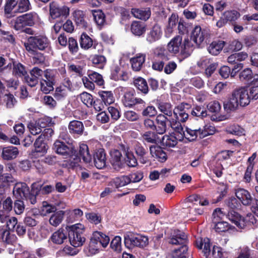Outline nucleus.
<instances>
[{
	"instance_id": "f257e3e1",
	"label": "nucleus",
	"mask_w": 258,
	"mask_h": 258,
	"mask_svg": "<svg viewBox=\"0 0 258 258\" xmlns=\"http://www.w3.org/2000/svg\"><path fill=\"white\" fill-rule=\"evenodd\" d=\"M191 105L187 103H181L173 110L172 116L169 118V125L175 132L183 131L182 122H185L188 118V112Z\"/></svg>"
},
{
	"instance_id": "f03ea898",
	"label": "nucleus",
	"mask_w": 258,
	"mask_h": 258,
	"mask_svg": "<svg viewBox=\"0 0 258 258\" xmlns=\"http://www.w3.org/2000/svg\"><path fill=\"white\" fill-rule=\"evenodd\" d=\"M168 242L172 245H179L171 252L173 258H186L188 247L187 246V236L183 232L178 230H174L167 239Z\"/></svg>"
},
{
	"instance_id": "7ed1b4c3",
	"label": "nucleus",
	"mask_w": 258,
	"mask_h": 258,
	"mask_svg": "<svg viewBox=\"0 0 258 258\" xmlns=\"http://www.w3.org/2000/svg\"><path fill=\"white\" fill-rule=\"evenodd\" d=\"M167 49L171 54H176L179 53L183 58H186L191 53L192 45L188 38L184 39L182 42V37L176 35L168 42Z\"/></svg>"
},
{
	"instance_id": "20e7f679",
	"label": "nucleus",
	"mask_w": 258,
	"mask_h": 258,
	"mask_svg": "<svg viewBox=\"0 0 258 258\" xmlns=\"http://www.w3.org/2000/svg\"><path fill=\"white\" fill-rule=\"evenodd\" d=\"M226 205L232 210L228 212L227 217L239 229H244L248 224V220L242 217L234 210L238 209L240 204L235 198H231L226 201Z\"/></svg>"
},
{
	"instance_id": "39448f33",
	"label": "nucleus",
	"mask_w": 258,
	"mask_h": 258,
	"mask_svg": "<svg viewBox=\"0 0 258 258\" xmlns=\"http://www.w3.org/2000/svg\"><path fill=\"white\" fill-rule=\"evenodd\" d=\"M70 231L68 236L71 244L74 247L83 245L85 241V238L82 235L84 230V226L81 223H77L69 227Z\"/></svg>"
},
{
	"instance_id": "423d86ee",
	"label": "nucleus",
	"mask_w": 258,
	"mask_h": 258,
	"mask_svg": "<svg viewBox=\"0 0 258 258\" xmlns=\"http://www.w3.org/2000/svg\"><path fill=\"white\" fill-rule=\"evenodd\" d=\"M24 46L28 51L33 52L35 49L43 50L49 47L50 43L45 36H30L28 38L27 42L24 43Z\"/></svg>"
},
{
	"instance_id": "0eeeda50",
	"label": "nucleus",
	"mask_w": 258,
	"mask_h": 258,
	"mask_svg": "<svg viewBox=\"0 0 258 258\" xmlns=\"http://www.w3.org/2000/svg\"><path fill=\"white\" fill-rule=\"evenodd\" d=\"M124 243L126 247L129 249L135 247H144L148 244V238L129 232L124 235Z\"/></svg>"
},
{
	"instance_id": "6e6552de",
	"label": "nucleus",
	"mask_w": 258,
	"mask_h": 258,
	"mask_svg": "<svg viewBox=\"0 0 258 258\" xmlns=\"http://www.w3.org/2000/svg\"><path fill=\"white\" fill-rule=\"evenodd\" d=\"M176 136L174 133L165 135L163 136L161 140V144L166 148H173L177 144L178 141H181L185 135L183 131L180 132H175Z\"/></svg>"
},
{
	"instance_id": "1a4fd4ad",
	"label": "nucleus",
	"mask_w": 258,
	"mask_h": 258,
	"mask_svg": "<svg viewBox=\"0 0 258 258\" xmlns=\"http://www.w3.org/2000/svg\"><path fill=\"white\" fill-rule=\"evenodd\" d=\"M79 153L80 155L79 158H76L75 159L71 157L70 159V161L71 162L70 166L72 167H75L78 165L81 158L86 163H90L91 161V156L89 153L88 147L87 145L84 144L80 145Z\"/></svg>"
},
{
	"instance_id": "9d476101",
	"label": "nucleus",
	"mask_w": 258,
	"mask_h": 258,
	"mask_svg": "<svg viewBox=\"0 0 258 258\" xmlns=\"http://www.w3.org/2000/svg\"><path fill=\"white\" fill-rule=\"evenodd\" d=\"M135 90L130 89L124 94L122 100L123 105L125 107L129 108L132 107L136 105L140 104L143 106H145V102L141 98L136 97L135 96Z\"/></svg>"
},
{
	"instance_id": "9b49d317",
	"label": "nucleus",
	"mask_w": 258,
	"mask_h": 258,
	"mask_svg": "<svg viewBox=\"0 0 258 258\" xmlns=\"http://www.w3.org/2000/svg\"><path fill=\"white\" fill-rule=\"evenodd\" d=\"M169 118L162 114H158L155 119V131L156 134L163 135L165 133L169 125Z\"/></svg>"
},
{
	"instance_id": "f8f14e48",
	"label": "nucleus",
	"mask_w": 258,
	"mask_h": 258,
	"mask_svg": "<svg viewBox=\"0 0 258 258\" xmlns=\"http://www.w3.org/2000/svg\"><path fill=\"white\" fill-rule=\"evenodd\" d=\"M34 150H32L30 156L32 158H37L42 156L47 151V146L43 142V138L42 135L36 140L34 144Z\"/></svg>"
},
{
	"instance_id": "ddd939ff",
	"label": "nucleus",
	"mask_w": 258,
	"mask_h": 258,
	"mask_svg": "<svg viewBox=\"0 0 258 258\" xmlns=\"http://www.w3.org/2000/svg\"><path fill=\"white\" fill-rule=\"evenodd\" d=\"M93 161L98 169H103L106 165V157L105 150L102 148L96 149L93 154Z\"/></svg>"
},
{
	"instance_id": "4468645a",
	"label": "nucleus",
	"mask_w": 258,
	"mask_h": 258,
	"mask_svg": "<svg viewBox=\"0 0 258 258\" xmlns=\"http://www.w3.org/2000/svg\"><path fill=\"white\" fill-rule=\"evenodd\" d=\"M209 36L208 31L205 29H202L199 26H196L192 31L191 38L197 44L200 45Z\"/></svg>"
},
{
	"instance_id": "2eb2a0df",
	"label": "nucleus",
	"mask_w": 258,
	"mask_h": 258,
	"mask_svg": "<svg viewBox=\"0 0 258 258\" xmlns=\"http://www.w3.org/2000/svg\"><path fill=\"white\" fill-rule=\"evenodd\" d=\"M234 97L237 98L239 105L241 106H245L248 105L250 102L248 91L244 87H241L238 89H236L232 92Z\"/></svg>"
},
{
	"instance_id": "dca6fc26",
	"label": "nucleus",
	"mask_w": 258,
	"mask_h": 258,
	"mask_svg": "<svg viewBox=\"0 0 258 258\" xmlns=\"http://www.w3.org/2000/svg\"><path fill=\"white\" fill-rule=\"evenodd\" d=\"M69 9L67 7L60 8L54 2L49 4L50 15L52 19L57 18L60 16L67 17L69 14Z\"/></svg>"
},
{
	"instance_id": "f3484780",
	"label": "nucleus",
	"mask_w": 258,
	"mask_h": 258,
	"mask_svg": "<svg viewBox=\"0 0 258 258\" xmlns=\"http://www.w3.org/2000/svg\"><path fill=\"white\" fill-rule=\"evenodd\" d=\"M110 162L113 168L119 170L123 166L122 156L120 151L117 149H112L110 152Z\"/></svg>"
},
{
	"instance_id": "a211bd4d",
	"label": "nucleus",
	"mask_w": 258,
	"mask_h": 258,
	"mask_svg": "<svg viewBox=\"0 0 258 258\" xmlns=\"http://www.w3.org/2000/svg\"><path fill=\"white\" fill-rule=\"evenodd\" d=\"M29 188L26 183H17L13 188L14 196L17 199L27 198L29 195Z\"/></svg>"
},
{
	"instance_id": "6ab92c4d",
	"label": "nucleus",
	"mask_w": 258,
	"mask_h": 258,
	"mask_svg": "<svg viewBox=\"0 0 258 258\" xmlns=\"http://www.w3.org/2000/svg\"><path fill=\"white\" fill-rule=\"evenodd\" d=\"M68 237L67 231L62 228H60L52 234L50 240L53 244L60 245L67 240Z\"/></svg>"
},
{
	"instance_id": "aec40b11",
	"label": "nucleus",
	"mask_w": 258,
	"mask_h": 258,
	"mask_svg": "<svg viewBox=\"0 0 258 258\" xmlns=\"http://www.w3.org/2000/svg\"><path fill=\"white\" fill-rule=\"evenodd\" d=\"M162 35L161 27L158 25H154L147 33L146 40L149 43H154L159 40Z\"/></svg>"
},
{
	"instance_id": "412c9836",
	"label": "nucleus",
	"mask_w": 258,
	"mask_h": 258,
	"mask_svg": "<svg viewBox=\"0 0 258 258\" xmlns=\"http://www.w3.org/2000/svg\"><path fill=\"white\" fill-rule=\"evenodd\" d=\"M53 150L55 152L66 157L71 156L73 153V149L67 146L64 143L56 141L53 144Z\"/></svg>"
},
{
	"instance_id": "4be33fe9",
	"label": "nucleus",
	"mask_w": 258,
	"mask_h": 258,
	"mask_svg": "<svg viewBox=\"0 0 258 258\" xmlns=\"http://www.w3.org/2000/svg\"><path fill=\"white\" fill-rule=\"evenodd\" d=\"M237 198L244 206L250 205L253 200L249 192L244 188H238L235 191Z\"/></svg>"
},
{
	"instance_id": "5701e85b",
	"label": "nucleus",
	"mask_w": 258,
	"mask_h": 258,
	"mask_svg": "<svg viewBox=\"0 0 258 258\" xmlns=\"http://www.w3.org/2000/svg\"><path fill=\"white\" fill-rule=\"evenodd\" d=\"M196 246L200 249H203L202 251L204 255L208 258L211 255L210 242L209 239L207 238H198L195 242Z\"/></svg>"
},
{
	"instance_id": "b1692460",
	"label": "nucleus",
	"mask_w": 258,
	"mask_h": 258,
	"mask_svg": "<svg viewBox=\"0 0 258 258\" xmlns=\"http://www.w3.org/2000/svg\"><path fill=\"white\" fill-rule=\"evenodd\" d=\"M146 55L144 53H138L135 57L131 58L132 68L135 71L141 70L146 60Z\"/></svg>"
},
{
	"instance_id": "393cba45",
	"label": "nucleus",
	"mask_w": 258,
	"mask_h": 258,
	"mask_svg": "<svg viewBox=\"0 0 258 258\" xmlns=\"http://www.w3.org/2000/svg\"><path fill=\"white\" fill-rule=\"evenodd\" d=\"M184 137L190 141H194L198 138L203 139L201 127L191 126L190 128H187Z\"/></svg>"
},
{
	"instance_id": "a878e982",
	"label": "nucleus",
	"mask_w": 258,
	"mask_h": 258,
	"mask_svg": "<svg viewBox=\"0 0 258 258\" xmlns=\"http://www.w3.org/2000/svg\"><path fill=\"white\" fill-rule=\"evenodd\" d=\"M134 150L141 163L145 164L148 162L149 159L146 156L147 154V149L145 148L140 143H137L134 146Z\"/></svg>"
},
{
	"instance_id": "bb28decb",
	"label": "nucleus",
	"mask_w": 258,
	"mask_h": 258,
	"mask_svg": "<svg viewBox=\"0 0 258 258\" xmlns=\"http://www.w3.org/2000/svg\"><path fill=\"white\" fill-rule=\"evenodd\" d=\"M150 152L153 157L157 158L160 162H164L167 159L166 153L159 146H151L150 147Z\"/></svg>"
},
{
	"instance_id": "cd10ccee",
	"label": "nucleus",
	"mask_w": 258,
	"mask_h": 258,
	"mask_svg": "<svg viewBox=\"0 0 258 258\" xmlns=\"http://www.w3.org/2000/svg\"><path fill=\"white\" fill-rule=\"evenodd\" d=\"M44 118L39 119L35 122H31L28 125V127L31 134L33 135L39 134L42 132V128L45 127Z\"/></svg>"
},
{
	"instance_id": "c85d7f7f",
	"label": "nucleus",
	"mask_w": 258,
	"mask_h": 258,
	"mask_svg": "<svg viewBox=\"0 0 258 258\" xmlns=\"http://www.w3.org/2000/svg\"><path fill=\"white\" fill-rule=\"evenodd\" d=\"M131 13L135 18L145 21L151 16V11L149 8H133Z\"/></svg>"
},
{
	"instance_id": "c756f323",
	"label": "nucleus",
	"mask_w": 258,
	"mask_h": 258,
	"mask_svg": "<svg viewBox=\"0 0 258 258\" xmlns=\"http://www.w3.org/2000/svg\"><path fill=\"white\" fill-rule=\"evenodd\" d=\"M18 154L19 151L17 148L10 146L3 149L2 156L4 160H10L16 158Z\"/></svg>"
},
{
	"instance_id": "7c9ffc66",
	"label": "nucleus",
	"mask_w": 258,
	"mask_h": 258,
	"mask_svg": "<svg viewBox=\"0 0 258 258\" xmlns=\"http://www.w3.org/2000/svg\"><path fill=\"white\" fill-rule=\"evenodd\" d=\"M64 214L65 212L61 210L53 213L49 219L50 225L54 227L58 226L64 219Z\"/></svg>"
},
{
	"instance_id": "2f4dec72",
	"label": "nucleus",
	"mask_w": 258,
	"mask_h": 258,
	"mask_svg": "<svg viewBox=\"0 0 258 258\" xmlns=\"http://www.w3.org/2000/svg\"><path fill=\"white\" fill-rule=\"evenodd\" d=\"M15 240V236L5 227H0V242L12 244Z\"/></svg>"
},
{
	"instance_id": "473e14b6",
	"label": "nucleus",
	"mask_w": 258,
	"mask_h": 258,
	"mask_svg": "<svg viewBox=\"0 0 258 258\" xmlns=\"http://www.w3.org/2000/svg\"><path fill=\"white\" fill-rule=\"evenodd\" d=\"M121 149L123 151L125 155L126 159L125 162L130 167H135L137 165V160L134 155L133 153L130 151L128 147L124 146L123 145L121 146Z\"/></svg>"
},
{
	"instance_id": "72a5a7b5",
	"label": "nucleus",
	"mask_w": 258,
	"mask_h": 258,
	"mask_svg": "<svg viewBox=\"0 0 258 258\" xmlns=\"http://www.w3.org/2000/svg\"><path fill=\"white\" fill-rule=\"evenodd\" d=\"M73 16L74 20L78 26L82 28L87 27L88 24L85 20V15L82 11L75 10L73 13Z\"/></svg>"
},
{
	"instance_id": "f704fd0d",
	"label": "nucleus",
	"mask_w": 258,
	"mask_h": 258,
	"mask_svg": "<svg viewBox=\"0 0 258 258\" xmlns=\"http://www.w3.org/2000/svg\"><path fill=\"white\" fill-rule=\"evenodd\" d=\"M225 44V42L222 40L214 41L209 46L208 50L212 55H217L222 50Z\"/></svg>"
},
{
	"instance_id": "c9c22d12",
	"label": "nucleus",
	"mask_w": 258,
	"mask_h": 258,
	"mask_svg": "<svg viewBox=\"0 0 258 258\" xmlns=\"http://www.w3.org/2000/svg\"><path fill=\"white\" fill-rule=\"evenodd\" d=\"M146 25L142 22L134 21L131 26V30L133 34L136 36H141L146 31Z\"/></svg>"
},
{
	"instance_id": "e433bc0d",
	"label": "nucleus",
	"mask_w": 258,
	"mask_h": 258,
	"mask_svg": "<svg viewBox=\"0 0 258 258\" xmlns=\"http://www.w3.org/2000/svg\"><path fill=\"white\" fill-rule=\"evenodd\" d=\"M239 105V103H238L237 98L235 97H234L233 93L229 99L225 102L223 104L224 108L227 112H230L236 110Z\"/></svg>"
},
{
	"instance_id": "4c0bfd02",
	"label": "nucleus",
	"mask_w": 258,
	"mask_h": 258,
	"mask_svg": "<svg viewBox=\"0 0 258 258\" xmlns=\"http://www.w3.org/2000/svg\"><path fill=\"white\" fill-rule=\"evenodd\" d=\"M69 130L72 134L81 135L84 130V125L81 121L73 120L69 123Z\"/></svg>"
},
{
	"instance_id": "58836bf2",
	"label": "nucleus",
	"mask_w": 258,
	"mask_h": 258,
	"mask_svg": "<svg viewBox=\"0 0 258 258\" xmlns=\"http://www.w3.org/2000/svg\"><path fill=\"white\" fill-rule=\"evenodd\" d=\"M134 86L142 93L146 94L149 91L148 86L145 79L141 77L135 78L134 80Z\"/></svg>"
},
{
	"instance_id": "ea45409f",
	"label": "nucleus",
	"mask_w": 258,
	"mask_h": 258,
	"mask_svg": "<svg viewBox=\"0 0 258 258\" xmlns=\"http://www.w3.org/2000/svg\"><path fill=\"white\" fill-rule=\"evenodd\" d=\"M17 101L13 94L8 93L3 97V104L7 108H13L17 104Z\"/></svg>"
},
{
	"instance_id": "a19ab883",
	"label": "nucleus",
	"mask_w": 258,
	"mask_h": 258,
	"mask_svg": "<svg viewBox=\"0 0 258 258\" xmlns=\"http://www.w3.org/2000/svg\"><path fill=\"white\" fill-rule=\"evenodd\" d=\"M158 108L163 113L162 114L170 118L172 114V106L170 103L160 102L158 104Z\"/></svg>"
},
{
	"instance_id": "79ce46f5",
	"label": "nucleus",
	"mask_w": 258,
	"mask_h": 258,
	"mask_svg": "<svg viewBox=\"0 0 258 258\" xmlns=\"http://www.w3.org/2000/svg\"><path fill=\"white\" fill-rule=\"evenodd\" d=\"M9 23L11 27L17 31L22 30L26 26L22 15L11 20Z\"/></svg>"
},
{
	"instance_id": "37998d69",
	"label": "nucleus",
	"mask_w": 258,
	"mask_h": 258,
	"mask_svg": "<svg viewBox=\"0 0 258 258\" xmlns=\"http://www.w3.org/2000/svg\"><path fill=\"white\" fill-rule=\"evenodd\" d=\"M239 79L244 84L251 83L252 79V72L250 69L246 68L239 74Z\"/></svg>"
},
{
	"instance_id": "c03bdc74",
	"label": "nucleus",
	"mask_w": 258,
	"mask_h": 258,
	"mask_svg": "<svg viewBox=\"0 0 258 258\" xmlns=\"http://www.w3.org/2000/svg\"><path fill=\"white\" fill-rule=\"evenodd\" d=\"M13 74L16 77H21L27 74L25 67L21 63H13Z\"/></svg>"
},
{
	"instance_id": "a18cd8bd",
	"label": "nucleus",
	"mask_w": 258,
	"mask_h": 258,
	"mask_svg": "<svg viewBox=\"0 0 258 258\" xmlns=\"http://www.w3.org/2000/svg\"><path fill=\"white\" fill-rule=\"evenodd\" d=\"M80 44L82 48L87 50L93 45V40L87 34L83 33L80 37Z\"/></svg>"
},
{
	"instance_id": "49530a36",
	"label": "nucleus",
	"mask_w": 258,
	"mask_h": 258,
	"mask_svg": "<svg viewBox=\"0 0 258 258\" xmlns=\"http://www.w3.org/2000/svg\"><path fill=\"white\" fill-rule=\"evenodd\" d=\"M91 61L95 67L103 69L106 63L105 56L101 55H94L92 57Z\"/></svg>"
},
{
	"instance_id": "de8ad7c7",
	"label": "nucleus",
	"mask_w": 258,
	"mask_h": 258,
	"mask_svg": "<svg viewBox=\"0 0 258 258\" xmlns=\"http://www.w3.org/2000/svg\"><path fill=\"white\" fill-rule=\"evenodd\" d=\"M18 0H6L4 8V12L7 17H11L14 9L17 6Z\"/></svg>"
},
{
	"instance_id": "09e8293b",
	"label": "nucleus",
	"mask_w": 258,
	"mask_h": 258,
	"mask_svg": "<svg viewBox=\"0 0 258 258\" xmlns=\"http://www.w3.org/2000/svg\"><path fill=\"white\" fill-rule=\"evenodd\" d=\"M222 15L227 22L235 21L240 16L239 13L235 10L226 11Z\"/></svg>"
},
{
	"instance_id": "8fccbe9b",
	"label": "nucleus",
	"mask_w": 258,
	"mask_h": 258,
	"mask_svg": "<svg viewBox=\"0 0 258 258\" xmlns=\"http://www.w3.org/2000/svg\"><path fill=\"white\" fill-rule=\"evenodd\" d=\"M157 134L151 131L146 132L142 136L143 141L148 143L156 144L157 142Z\"/></svg>"
},
{
	"instance_id": "3c124183",
	"label": "nucleus",
	"mask_w": 258,
	"mask_h": 258,
	"mask_svg": "<svg viewBox=\"0 0 258 258\" xmlns=\"http://www.w3.org/2000/svg\"><path fill=\"white\" fill-rule=\"evenodd\" d=\"M31 9V5L29 0H18L17 8L16 12L24 13Z\"/></svg>"
},
{
	"instance_id": "603ef678",
	"label": "nucleus",
	"mask_w": 258,
	"mask_h": 258,
	"mask_svg": "<svg viewBox=\"0 0 258 258\" xmlns=\"http://www.w3.org/2000/svg\"><path fill=\"white\" fill-rule=\"evenodd\" d=\"M69 92L64 87L59 86L55 88L53 96L57 100H62L67 97Z\"/></svg>"
},
{
	"instance_id": "864d4df0",
	"label": "nucleus",
	"mask_w": 258,
	"mask_h": 258,
	"mask_svg": "<svg viewBox=\"0 0 258 258\" xmlns=\"http://www.w3.org/2000/svg\"><path fill=\"white\" fill-rule=\"evenodd\" d=\"M191 114L192 116L203 118L207 116V111L203 106H196L191 111Z\"/></svg>"
},
{
	"instance_id": "5fc2aeb1",
	"label": "nucleus",
	"mask_w": 258,
	"mask_h": 258,
	"mask_svg": "<svg viewBox=\"0 0 258 258\" xmlns=\"http://www.w3.org/2000/svg\"><path fill=\"white\" fill-rule=\"evenodd\" d=\"M54 83L44 79L40 80V89L45 94H48L53 90Z\"/></svg>"
},
{
	"instance_id": "6e6d98bb",
	"label": "nucleus",
	"mask_w": 258,
	"mask_h": 258,
	"mask_svg": "<svg viewBox=\"0 0 258 258\" xmlns=\"http://www.w3.org/2000/svg\"><path fill=\"white\" fill-rule=\"evenodd\" d=\"M99 94L105 104H110L113 103L114 97L111 91H102L99 92Z\"/></svg>"
},
{
	"instance_id": "4d7b16f0",
	"label": "nucleus",
	"mask_w": 258,
	"mask_h": 258,
	"mask_svg": "<svg viewBox=\"0 0 258 258\" xmlns=\"http://www.w3.org/2000/svg\"><path fill=\"white\" fill-rule=\"evenodd\" d=\"M79 97L81 101L87 107H92L93 99L92 96L90 94L84 92L80 94Z\"/></svg>"
},
{
	"instance_id": "13d9d810",
	"label": "nucleus",
	"mask_w": 258,
	"mask_h": 258,
	"mask_svg": "<svg viewBox=\"0 0 258 258\" xmlns=\"http://www.w3.org/2000/svg\"><path fill=\"white\" fill-rule=\"evenodd\" d=\"M93 15L94 21L98 25L102 26L104 24L105 17L102 11H93Z\"/></svg>"
},
{
	"instance_id": "bf43d9fd",
	"label": "nucleus",
	"mask_w": 258,
	"mask_h": 258,
	"mask_svg": "<svg viewBox=\"0 0 258 258\" xmlns=\"http://www.w3.org/2000/svg\"><path fill=\"white\" fill-rule=\"evenodd\" d=\"M88 76L89 79L92 80L93 83H96L98 86H102L104 85V80L102 76L98 73L95 72H91L89 73Z\"/></svg>"
},
{
	"instance_id": "052dcab7",
	"label": "nucleus",
	"mask_w": 258,
	"mask_h": 258,
	"mask_svg": "<svg viewBox=\"0 0 258 258\" xmlns=\"http://www.w3.org/2000/svg\"><path fill=\"white\" fill-rule=\"evenodd\" d=\"M22 16L26 26H33L35 23L36 18H37V16L36 14H33L31 13L22 15Z\"/></svg>"
},
{
	"instance_id": "680f3d73",
	"label": "nucleus",
	"mask_w": 258,
	"mask_h": 258,
	"mask_svg": "<svg viewBox=\"0 0 258 258\" xmlns=\"http://www.w3.org/2000/svg\"><path fill=\"white\" fill-rule=\"evenodd\" d=\"M212 255L214 258H227V253L219 246H214L213 247Z\"/></svg>"
},
{
	"instance_id": "e2e57ef3",
	"label": "nucleus",
	"mask_w": 258,
	"mask_h": 258,
	"mask_svg": "<svg viewBox=\"0 0 258 258\" xmlns=\"http://www.w3.org/2000/svg\"><path fill=\"white\" fill-rule=\"evenodd\" d=\"M143 173L141 171L133 172L128 175L130 183L138 182L143 179Z\"/></svg>"
},
{
	"instance_id": "0e129e2a",
	"label": "nucleus",
	"mask_w": 258,
	"mask_h": 258,
	"mask_svg": "<svg viewBox=\"0 0 258 258\" xmlns=\"http://www.w3.org/2000/svg\"><path fill=\"white\" fill-rule=\"evenodd\" d=\"M215 229L216 232L220 233L229 230L231 229V227L227 222L221 221L216 224Z\"/></svg>"
},
{
	"instance_id": "69168bd1",
	"label": "nucleus",
	"mask_w": 258,
	"mask_h": 258,
	"mask_svg": "<svg viewBox=\"0 0 258 258\" xmlns=\"http://www.w3.org/2000/svg\"><path fill=\"white\" fill-rule=\"evenodd\" d=\"M227 132L232 135L241 136L244 134V130L238 125H232L228 127Z\"/></svg>"
},
{
	"instance_id": "338daca9",
	"label": "nucleus",
	"mask_w": 258,
	"mask_h": 258,
	"mask_svg": "<svg viewBox=\"0 0 258 258\" xmlns=\"http://www.w3.org/2000/svg\"><path fill=\"white\" fill-rule=\"evenodd\" d=\"M177 23V17L175 15H172L169 18L168 24L167 27L166 32L171 33L173 31V29L176 26Z\"/></svg>"
},
{
	"instance_id": "774afa93",
	"label": "nucleus",
	"mask_w": 258,
	"mask_h": 258,
	"mask_svg": "<svg viewBox=\"0 0 258 258\" xmlns=\"http://www.w3.org/2000/svg\"><path fill=\"white\" fill-rule=\"evenodd\" d=\"M121 238L119 236H115L111 241L110 247L114 251H119L121 248Z\"/></svg>"
}]
</instances>
